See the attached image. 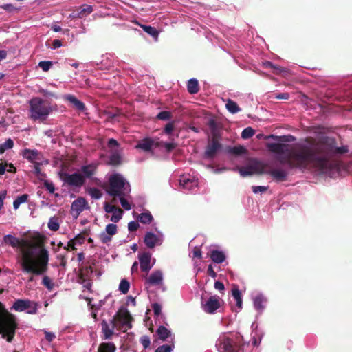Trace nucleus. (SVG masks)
<instances>
[{"mask_svg":"<svg viewBox=\"0 0 352 352\" xmlns=\"http://www.w3.org/2000/svg\"><path fill=\"white\" fill-rule=\"evenodd\" d=\"M251 299L253 302L254 309L259 315L262 314L267 303V298L262 292H256L252 294Z\"/></svg>","mask_w":352,"mask_h":352,"instance_id":"14","label":"nucleus"},{"mask_svg":"<svg viewBox=\"0 0 352 352\" xmlns=\"http://www.w3.org/2000/svg\"><path fill=\"white\" fill-rule=\"evenodd\" d=\"M187 90L190 94H195L199 92V85L197 78H192L188 80Z\"/></svg>","mask_w":352,"mask_h":352,"instance_id":"27","label":"nucleus"},{"mask_svg":"<svg viewBox=\"0 0 352 352\" xmlns=\"http://www.w3.org/2000/svg\"><path fill=\"white\" fill-rule=\"evenodd\" d=\"M152 309L155 316L159 317L162 316V306L157 302H155L152 305Z\"/></svg>","mask_w":352,"mask_h":352,"instance_id":"56","label":"nucleus"},{"mask_svg":"<svg viewBox=\"0 0 352 352\" xmlns=\"http://www.w3.org/2000/svg\"><path fill=\"white\" fill-rule=\"evenodd\" d=\"M107 146L111 153V154H119L120 152V145L118 142L113 138L109 139Z\"/></svg>","mask_w":352,"mask_h":352,"instance_id":"29","label":"nucleus"},{"mask_svg":"<svg viewBox=\"0 0 352 352\" xmlns=\"http://www.w3.org/2000/svg\"><path fill=\"white\" fill-rule=\"evenodd\" d=\"M118 198H119L120 203L122 206V207L126 211H129L131 209V205L128 201V197H130L129 196H118Z\"/></svg>","mask_w":352,"mask_h":352,"instance_id":"41","label":"nucleus"},{"mask_svg":"<svg viewBox=\"0 0 352 352\" xmlns=\"http://www.w3.org/2000/svg\"><path fill=\"white\" fill-rule=\"evenodd\" d=\"M139 228V223L136 221H130L128 224V229L130 232H134Z\"/></svg>","mask_w":352,"mask_h":352,"instance_id":"60","label":"nucleus"},{"mask_svg":"<svg viewBox=\"0 0 352 352\" xmlns=\"http://www.w3.org/2000/svg\"><path fill=\"white\" fill-rule=\"evenodd\" d=\"M99 163L97 162H91L89 164L82 165L80 168L82 175L85 179H91L94 184L99 185L101 184L100 179L94 177L96 174Z\"/></svg>","mask_w":352,"mask_h":352,"instance_id":"12","label":"nucleus"},{"mask_svg":"<svg viewBox=\"0 0 352 352\" xmlns=\"http://www.w3.org/2000/svg\"><path fill=\"white\" fill-rule=\"evenodd\" d=\"M29 118L33 121H45L57 105L49 102L40 97H33L29 100Z\"/></svg>","mask_w":352,"mask_h":352,"instance_id":"5","label":"nucleus"},{"mask_svg":"<svg viewBox=\"0 0 352 352\" xmlns=\"http://www.w3.org/2000/svg\"><path fill=\"white\" fill-rule=\"evenodd\" d=\"M230 154H245L244 152V148L242 146L239 147H233L230 150Z\"/></svg>","mask_w":352,"mask_h":352,"instance_id":"58","label":"nucleus"},{"mask_svg":"<svg viewBox=\"0 0 352 352\" xmlns=\"http://www.w3.org/2000/svg\"><path fill=\"white\" fill-rule=\"evenodd\" d=\"M63 98L69 102L74 108L80 112H84L87 109L85 103L78 100L74 95L65 94L63 96Z\"/></svg>","mask_w":352,"mask_h":352,"instance_id":"22","label":"nucleus"},{"mask_svg":"<svg viewBox=\"0 0 352 352\" xmlns=\"http://www.w3.org/2000/svg\"><path fill=\"white\" fill-rule=\"evenodd\" d=\"M43 185H44L45 188H46V190L50 193H52V194L54 193L55 187H54V183L52 181L45 180Z\"/></svg>","mask_w":352,"mask_h":352,"instance_id":"51","label":"nucleus"},{"mask_svg":"<svg viewBox=\"0 0 352 352\" xmlns=\"http://www.w3.org/2000/svg\"><path fill=\"white\" fill-rule=\"evenodd\" d=\"M274 98L278 100H288L289 98V94L287 92L277 94Z\"/></svg>","mask_w":352,"mask_h":352,"instance_id":"62","label":"nucleus"},{"mask_svg":"<svg viewBox=\"0 0 352 352\" xmlns=\"http://www.w3.org/2000/svg\"><path fill=\"white\" fill-rule=\"evenodd\" d=\"M319 143L321 144L322 149L334 152L333 154H344L348 152V148L345 146H338L336 140L333 138L328 137L324 134H322L318 137Z\"/></svg>","mask_w":352,"mask_h":352,"instance_id":"9","label":"nucleus"},{"mask_svg":"<svg viewBox=\"0 0 352 352\" xmlns=\"http://www.w3.org/2000/svg\"><path fill=\"white\" fill-rule=\"evenodd\" d=\"M131 185L124 177L120 173H113L109 178V187L107 192L116 201L118 196H129Z\"/></svg>","mask_w":352,"mask_h":352,"instance_id":"7","label":"nucleus"},{"mask_svg":"<svg viewBox=\"0 0 352 352\" xmlns=\"http://www.w3.org/2000/svg\"><path fill=\"white\" fill-rule=\"evenodd\" d=\"M265 146L273 154H304L302 152H292L290 143L296 140L292 135H276L274 134L265 136Z\"/></svg>","mask_w":352,"mask_h":352,"instance_id":"4","label":"nucleus"},{"mask_svg":"<svg viewBox=\"0 0 352 352\" xmlns=\"http://www.w3.org/2000/svg\"><path fill=\"white\" fill-rule=\"evenodd\" d=\"M48 228L52 231H57L60 228V224L58 218L52 217L50 219L47 223Z\"/></svg>","mask_w":352,"mask_h":352,"instance_id":"40","label":"nucleus"},{"mask_svg":"<svg viewBox=\"0 0 352 352\" xmlns=\"http://www.w3.org/2000/svg\"><path fill=\"white\" fill-rule=\"evenodd\" d=\"M222 145L218 140L212 138L209 142L204 154H216L221 150Z\"/></svg>","mask_w":352,"mask_h":352,"instance_id":"24","label":"nucleus"},{"mask_svg":"<svg viewBox=\"0 0 352 352\" xmlns=\"http://www.w3.org/2000/svg\"><path fill=\"white\" fill-rule=\"evenodd\" d=\"M48 253L44 250L40 258H38L32 248L23 250L19 260L21 271L29 274L27 283L35 281V276L43 275L47 271Z\"/></svg>","mask_w":352,"mask_h":352,"instance_id":"2","label":"nucleus"},{"mask_svg":"<svg viewBox=\"0 0 352 352\" xmlns=\"http://www.w3.org/2000/svg\"><path fill=\"white\" fill-rule=\"evenodd\" d=\"M0 7L8 12H12L15 10H17V8H15L12 3H6L1 6Z\"/></svg>","mask_w":352,"mask_h":352,"instance_id":"57","label":"nucleus"},{"mask_svg":"<svg viewBox=\"0 0 352 352\" xmlns=\"http://www.w3.org/2000/svg\"><path fill=\"white\" fill-rule=\"evenodd\" d=\"M44 333H45V339L48 342L53 341V340L56 338L55 333H53V332H50V331H47L45 330Z\"/></svg>","mask_w":352,"mask_h":352,"instance_id":"63","label":"nucleus"},{"mask_svg":"<svg viewBox=\"0 0 352 352\" xmlns=\"http://www.w3.org/2000/svg\"><path fill=\"white\" fill-rule=\"evenodd\" d=\"M255 133V131L252 127L245 128L241 133V138L248 140L252 138Z\"/></svg>","mask_w":352,"mask_h":352,"instance_id":"42","label":"nucleus"},{"mask_svg":"<svg viewBox=\"0 0 352 352\" xmlns=\"http://www.w3.org/2000/svg\"><path fill=\"white\" fill-rule=\"evenodd\" d=\"M116 347L113 342H103L98 347V352H116Z\"/></svg>","mask_w":352,"mask_h":352,"instance_id":"34","label":"nucleus"},{"mask_svg":"<svg viewBox=\"0 0 352 352\" xmlns=\"http://www.w3.org/2000/svg\"><path fill=\"white\" fill-rule=\"evenodd\" d=\"M138 219L143 224H149L153 221V217L148 210H146L138 215Z\"/></svg>","mask_w":352,"mask_h":352,"instance_id":"30","label":"nucleus"},{"mask_svg":"<svg viewBox=\"0 0 352 352\" xmlns=\"http://www.w3.org/2000/svg\"><path fill=\"white\" fill-rule=\"evenodd\" d=\"M173 129H174V124H173V123L169 122V123L166 124V126H165V127L164 129V133H166L167 135H170L173 131Z\"/></svg>","mask_w":352,"mask_h":352,"instance_id":"59","label":"nucleus"},{"mask_svg":"<svg viewBox=\"0 0 352 352\" xmlns=\"http://www.w3.org/2000/svg\"><path fill=\"white\" fill-rule=\"evenodd\" d=\"M89 208L87 200L83 197H78L72 203L70 212L72 217L76 219L84 210Z\"/></svg>","mask_w":352,"mask_h":352,"instance_id":"16","label":"nucleus"},{"mask_svg":"<svg viewBox=\"0 0 352 352\" xmlns=\"http://www.w3.org/2000/svg\"><path fill=\"white\" fill-rule=\"evenodd\" d=\"M215 346L219 352H245L250 349V342L244 341L240 333L222 332L216 340Z\"/></svg>","mask_w":352,"mask_h":352,"instance_id":"3","label":"nucleus"},{"mask_svg":"<svg viewBox=\"0 0 352 352\" xmlns=\"http://www.w3.org/2000/svg\"><path fill=\"white\" fill-rule=\"evenodd\" d=\"M104 209L107 213H112L113 211H115V210H116V208L114 206L105 202L104 205Z\"/></svg>","mask_w":352,"mask_h":352,"instance_id":"61","label":"nucleus"},{"mask_svg":"<svg viewBox=\"0 0 352 352\" xmlns=\"http://www.w3.org/2000/svg\"><path fill=\"white\" fill-rule=\"evenodd\" d=\"M219 297L217 296H212L202 303V309L208 314H214L220 307Z\"/></svg>","mask_w":352,"mask_h":352,"instance_id":"18","label":"nucleus"},{"mask_svg":"<svg viewBox=\"0 0 352 352\" xmlns=\"http://www.w3.org/2000/svg\"><path fill=\"white\" fill-rule=\"evenodd\" d=\"M174 349V345L163 344L158 346L155 352H172Z\"/></svg>","mask_w":352,"mask_h":352,"instance_id":"49","label":"nucleus"},{"mask_svg":"<svg viewBox=\"0 0 352 352\" xmlns=\"http://www.w3.org/2000/svg\"><path fill=\"white\" fill-rule=\"evenodd\" d=\"M140 342L144 349H147L151 344L150 338L148 336H143L140 338Z\"/></svg>","mask_w":352,"mask_h":352,"instance_id":"55","label":"nucleus"},{"mask_svg":"<svg viewBox=\"0 0 352 352\" xmlns=\"http://www.w3.org/2000/svg\"><path fill=\"white\" fill-rule=\"evenodd\" d=\"M268 188V186H253L252 187V190L254 193L258 194L266 192Z\"/></svg>","mask_w":352,"mask_h":352,"instance_id":"52","label":"nucleus"},{"mask_svg":"<svg viewBox=\"0 0 352 352\" xmlns=\"http://www.w3.org/2000/svg\"><path fill=\"white\" fill-rule=\"evenodd\" d=\"M161 146L165 148L167 152H171L176 147V144L174 142H162Z\"/></svg>","mask_w":352,"mask_h":352,"instance_id":"54","label":"nucleus"},{"mask_svg":"<svg viewBox=\"0 0 352 352\" xmlns=\"http://www.w3.org/2000/svg\"><path fill=\"white\" fill-rule=\"evenodd\" d=\"M145 285L147 286H160L162 290H165L164 286V274L162 270H154L148 277L145 278Z\"/></svg>","mask_w":352,"mask_h":352,"instance_id":"15","label":"nucleus"},{"mask_svg":"<svg viewBox=\"0 0 352 352\" xmlns=\"http://www.w3.org/2000/svg\"><path fill=\"white\" fill-rule=\"evenodd\" d=\"M130 283L126 279H122L119 285V290L124 294H126L129 289Z\"/></svg>","mask_w":352,"mask_h":352,"instance_id":"45","label":"nucleus"},{"mask_svg":"<svg viewBox=\"0 0 352 352\" xmlns=\"http://www.w3.org/2000/svg\"><path fill=\"white\" fill-rule=\"evenodd\" d=\"M42 284L49 290L52 291L54 287L52 280L47 276H43Z\"/></svg>","mask_w":352,"mask_h":352,"instance_id":"43","label":"nucleus"},{"mask_svg":"<svg viewBox=\"0 0 352 352\" xmlns=\"http://www.w3.org/2000/svg\"><path fill=\"white\" fill-rule=\"evenodd\" d=\"M87 191L89 195L94 199H100L102 196V192L94 187L89 188Z\"/></svg>","mask_w":352,"mask_h":352,"instance_id":"37","label":"nucleus"},{"mask_svg":"<svg viewBox=\"0 0 352 352\" xmlns=\"http://www.w3.org/2000/svg\"><path fill=\"white\" fill-rule=\"evenodd\" d=\"M160 146L159 143L151 138H144L140 140L135 148H140L144 152L151 151L153 148Z\"/></svg>","mask_w":352,"mask_h":352,"instance_id":"20","label":"nucleus"},{"mask_svg":"<svg viewBox=\"0 0 352 352\" xmlns=\"http://www.w3.org/2000/svg\"><path fill=\"white\" fill-rule=\"evenodd\" d=\"M99 239L102 243L105 244L111 241V236L102 232L99 234Z\"/></svg>","mask_w":352,"mask_h":352,"instance_id":"53","label":"nucleus"},{"mask_svg":"<svg viewBox=\"0 0 352 352\" xmlns=\"http://www.w3.org/2000/svg\"><path fill=\"white\" fill-rule=\"evenodd\" d=\"M232 296L236 300V305L239 307V309L242 308V298H241V293L240 290L238 288H234L232 290Z\"/></svg>","mask_w":352,"mask_h":352,"instance_id":"36","label":"nucleus"},{"mask_svg":"<svg viewBox=\"0 0 352 352\" xmlns=\"http://www.w3.org/2000/svg\"><path fill=\"white\" fill-rule=\"evenodd\" d=\"M138 259L141 271L146 273L150 271L155 263V258L151 261V254L148 252H139Z\"/></svg>","mask_w":352,"mask_h":352,"instance_id":"17","label":"nucleus"},{"mask_svg":"<svg viewBox=\"0 0 352 352\" xmlns=\"http://www.w3.org/2000/svg\"><path fill=\"white\" fill-rule=\"evenodd\" d=\"M64 182L70 186L81 187L85 183L83 176L78 173L65 174Z\"/></svg>","mask_w":352,"mask_h":352,"instance_id":"19","label":"nucleus"},{"mask_svg":"<svg viewBox=\"0 0 352 352\" xmlns=\"http://www.w3.org/2000/svg\"><path fill=\"white\" fill-rule=\"evenodd\" d=\"M14 146V141L11 138L7 139L5 142L0 144V154L11 149Z\"/></svg>","mask_w":352,"mask_h":352,"instance_id":"38","label":"nucleus"},{"mask_svg":"<svg viewBox=\"0 0 352 352\" xmlns=\"http://www.w3.org/2000/svg\"><path fill=\"white\" fill-rule=\"evenodd\" d=\"M38 307L39 305L37 302L27 298H20L14 302L11 309L18 312L25 311L28 314H37Z\"/></svg>","mask_w":352,"mask_h":352,"instance_id":"8","label":"nucleus"},{"mask_svg":"<svg viewBox=\"0 0 352 352\" xmlns=\"http://www.w3.org/2000/svg\"><path fill=\"white\" fill-rule=\"evenodd\" d=\"M157 333L160 340L165 341L170 336L171 331L164 326L160 325L157 330Z\"/></svg>","mask_w":352,"mask_h":352,"instance_id":"33","label":"nucleus"},{"mask_svg":"<svg viewBox=\"0 0 352 352\" xmlns=\"http://www.w3.org/2000/svg\"><path fill=\"white\" fill-rule=\"evenodd\" d=\"M28 195L24 194L16 197L13 202V208L14 210L19 208L21 204L28 201Z\"/></svg>","mask_w":352,"mask_h":352,"instance_id":"39","label":"nucleus"},{"mask_svg":"<svg viewBox=\"0 0 352 352\" xmlns=\"http://www.w3.org/2000/svg\"><path fill=\"white\" fill-rule=\"evenodd\" d=\"M124 162L122 155H109L107 163L113 166H119Z\"/></svg>","mask_w":352,"mask_h":352,"instance_id":"35","label":"nucleus"},{"mask_svg":"<svg viewBox=\"0 0 352 352\" xmlns=\"http://www.w3.org/2000/svg\"><path fill=\"white\" fill-rule=\"evenodd\" d=\"M112 320H115L117 329L122 331H127L132 327L131 316L127 311L118 312Z\"/></svg>","mask_w":352,"mask_h":352,"instance_id":"13","label":"nucleus"},{"mask_svg":"<svg viewBox=\"0 0 352 352\" xmlns=\"http://www.w3.org/2000/svg\"><path fill=\"white\" fill-rule=\"evenodd\" d=\"M1 243L2 244L9 245L12 248H16L19 245L20 241L12 234H6L3 236Z\"/></svg>","mask_w":352,"mask_h":352,"instance_id":"26","label":"nucleus"},{"mask_svg":"<svg viewBox=\"0 0 352 352\" xmlns=\"http://www.w3.org/2000/svg\"><path fill=\"white\" fill-rule=\"evenodd\" d=\"M112 213L113 214L111 217V221L113 223L118 222L122 219L123 215V212L120 208H116V210H115V211H113Z\"/></svg>","mask_w":352,"mask_h":352,"instance_id":"44","label":"nucleus"},{"mask_svg":"<svg viewBox=\"0 0 352 352\" xmlns=\"http://www.w3.org/2000/svg\"><path fill=\"white\" fill-rule=\"evenodd\" d=\"M226 107L227 110L232 114L237 113L241 111V109L239 107L237 103L231 99L228 100Z\"/></svg>","mask_w":352,"mask_h":352,"instance_id":"31","label":"nucleus"},{"mask_svg":"<svg viewBox=\"0 0 352 352\" xmlns=\"http://www.w3.org/2000/svg\"><path fill=\"white\" fill-rule=\"evenodd\" d=\"M16 316L8 312L0 302V335L7 342H12L17 328Z\"/></svg>","mask_w":352,"mask_h":352,"instance_id":"6","label":"nucleus"},{"mask_svg":"<svg viewBox=\"0 0 352 352\" xmlns=\"http://www.w3.org/2000/svg\"><path fill=\"white\" fill-rule=\"evenodd\" d=\"M179 183L183 190L187 192L197 194L200 190L199 179L194 175H182Z\"/></svg>","mask_w":352,"mask_h":352,"instance_id":"10","label":"nucleus"},{"mask_svg":"<svg viewBox=\"0 0 352 352\" xmlns=\"http://www.w3.org/2000/svg\"><path fill=\"white\" fill-rule=\"evenodd\" d=\"M155 231L156 233L146 232L144 235V242L148 248L151 249L155 246H160L164 242V235L163 232L158 230L157 228H155Z\"/></svg>","mask_w":352,"mask_h":352,"instance_id":"11","label":"nucleus"},{"mask_svg":"<svg viewBox=\"0 0 352 352\" xmlns=\"http://www.w3.org/2000/svg\"><path fill=\"white\" fill-rule=\"evenodd\" d=\"M104 232L110 236L116 234L117 232V226L114 223H109L107 225Z\"/></svg>","mask_w":352,"mask_h":352,"instance_id":"48","label":"nucleus"},{"mask_svg":"<svg viewBox=\"0 0 352 352\" xmlns=\"http://www.w3.org/2000/svg\"><path fill=\"white\" fill-rule=\"evenodd\" d=\"M101 328L104 334V338L105 340L111 339L113 334L114 330L117 329L115 320L111 319L109 322L102 320L101 322Z\"/></svg>","mask_w":352,"mask_h":352,"instance_id":"21","label":"nucleus"},{"mask_svg":"<svg viewBox=\"0 0 352 352\" xmlns=\"http://www.w3.org/2000/svg\"><path fill=\"white\" fill-rule=\"evenodd\" d=\"M52 62L48 60H42L38 63V67L44 72H47L52 67Z\"/></svg>","mask_w":352,"mask_h":352,"instance_id":"50","label":"nucleus"},{"mask_svg":"<svg viewBox=\"0 0 352 352\" xmlns=\"http://www.w3.org/2000/svg\"><path fill=\"white\" fill-rule=\"evenodd\" d=\"M94 10L93 6L84 4L80 7V10L77 12L76 13H73L74 17H78V18H83L87 14H89L91 13Z\"/></svg>","mask_w":352,"mask_h":352,"instance_id":"28","label":"nucleus"},{"mask_svg":"<svg viewBox=\"0 0 352 352\" xmlns=\"http://www.w3.org/2000/svg\"><path fill=\"white\" fill-rule=\"evenodd\" d=\"M119 113L116 111H102L100 113V118H103L106 122H112L118 116Z\"/></svg>","mask_w":352,"mask_h":352,"instance_id":"32","label":"nucleus"},{"mask_svg":"<svg viewBox=\"0 0 352 352\" xmlns=\"http://www.w3.org/2000/svg\"><path fill=\"white\" fill-rule=\"evenodd\" d=\"M134 23L142 28L144 32L151 36L155 42L158 41L160 31L156 28L151 25L140 24L136 21H135Z\"/></svg>","mask_w":352,"mask_h":352,"instance_id":"23","label":"nucleus"},{"mask_svg":"<svg viewBox=\"0 0 352 352\" xmlns=\"http://www.w3.org/2000/svg\"><path fill=\"white\" fill-rule=\"evenodd\" d=\"M156 118L160 120H169L171 118V113L167 111H162L157 113Z\"/></svg>","mask_w":352,"mask_h":352,"instance_id":"47","label":"nucleus"},{"mask_svg":"<svg viewBox=\"0 0 352 352\" xmlns=\"http://www.w3.org/2000/svg\"><path fill=\"white\" fill-rule=\"evenodd\" d=\"M195 156L201 165L214 173L230 169L238 171L242 177L264 174L276 182L287 181L296 168L330 178L352 173V160L344 162L337 155H272L266 161L249 155H225L223 160L219 158L220 155Z\"/></svg>","mask_w":352,"mask_h":352,"instance_id":"1","label":"nucleus"},{"mask_svg":"<svg viewBox=\"0 0 352 352\" xmlns=\"http://www.w3.org/2000/svg\"><path fill=\"white\" fill-rule=\"evenodd\" d=\"M210 258L214 263L220 264L226 261V256L223 251L212 250L210 251Z\"/></svg>","mask_w":352,"mask_h":352,"instance_id":"25","label":"nucleus"},{"mask_svg":"<svg viewBox=\"0 0 352 352\" xmlns=\"http://www.w3.org/2000/svg\"><path fill=\"white\" fill-rule=\"evenodd\" d=\"M201 255H202V254H201V251L200 248H199L197 247H195L192 250V257L201 258Z\"/></svg>","mask_w":352,"mask_h":352,"instance_id":"64","label":"nucleus"},{"mask_svg":"<svg viewBox=\"0 0 352 352\" xmlns=\"http://www.w3.org/2000/svg\"><path fill=\"white\" fill-rule=\"evenodd\" d=\"M102 304H104L103 300H100L98 304H91V302H88V305L91 307V309H94L91 311V314L93 318H96L97 314L95 312V311L100 309Z\"/></svg>","mask_w":352,"mask_h":352,"instance_id":"46","label":"nucleus"}]
</instances>
